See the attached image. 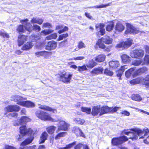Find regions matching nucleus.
<instances>
[{"label":"nucleus","instance_id":"nucleus-46","mask_svg":"<svg viewBox=\"0 0 149 149\" xmlns=\"http://www.w3.org/2000/svg\"><path fill=\"white\" fill-rule=\"evenodd\" d=\"M81 110L82 111L86 112L87 114H90L91 113V110L89 108L83 107L81 108Z\"/></svg>","mask_w":149,"mask_h":149},{"label":"nucleus","instance_id":"nucleus-49","mask_svg":"<svg viewBox=\"0 0 149 149\" xmlns=\"http://www.w3.org/2000/svg\"><path fill=\"white\" fill-rule=\"evenodd\" d=\"M52 24L49 22H46L43 23L42 25V27L43 28H52Z\"/></svg>","mask_w":149,"mask_h":149},{"label":"nucleus","instance_id":"nucleus-40","mask_svg":"<svg viewBox=\"0 0 149 149\" xmlns=\"http://www.w3.org/2000/svg\"><path fill=\"white\" fill-rule=\"evenodd\" d=\"M105 58V56L103 55H100L98 56L95 58V61L98 62L103 61Z\"/></svg>","mask_w":149,"mask_h":149},{"label":"nucleus","instance_id":"nucleus-63","mask_svg":"<svg viewBox=\"0 0 149 149\" xmlns=\"http://www.w3.org/2000/svg\"><path fill=\"white\" fill-rule=\"evenodd\" d=\"M123 42H121L117 44L116 46V48H119L122 47L123 48Z\"/></svg>","mask_w":149,"mask_h":149},{"label":"nucleus","instance_id":"nucleus-37","mask_svg":"<svg viewBox=\"0 0 149 149\" xmlns=\"http://www.w3.org/2000/svg\"><path fill=\"white\" fill-rule=\"evenodd\" d=\"M114 23L113 22H110L109 24L107 25L106 29V30L108 31H110L113 30L114 27Z\"/></svg>","mask_w":149,"mask_h":149},{"label":"nucleus","instance_id":"nucleus-45","mask_svg":"<svg viewBox=\"0 0 149 149\" xmlns=\"http://www.w3.org/2000/svg\"><path fill=\"white\" fill-rule=\"evenodd\" d=\"M76 141H74L72 143L66 146L65 147L61 148V149H69L76 145Z\"/></svg>","mask_w":149,"mask_h":149},{"label":"nucleus","instance_id":"nucleus-36","mask_svg":"<svg viewBox=\"0 0 149 149\" xmlns=\"http://www.w3.org/2000/svg\"><path fill=\"white\" fill-rule=\"evenodd\" d=\"M56 127L54 126H50L47 128V130L49 134H52L54 132Z\"/></svg>","mask_w":149,"mask_h":149},{"label":"nucleus","instance_id":"nucleus-64","mask_svg":"<svg viewBox=\"0 0 149 149\" xmlns=\"http://www.w3.org/2000/svg\"><path fill=\"white\" fill-rule=\"evenodd\" d=\"M85 57L84 56H79L74 58V59L75 60H82L84 59Z\"/></svg>","mask_w":149,"mask_h":149},{"label":"nucleus","instance_id":"nucleus-30","mask_svg":"<svg viewBox=\"0 0 149 149\" xmlns=\"http://www.w3.org/2000/svg\"><path fill=\"white\" fill-rule=\"evenodd\" d=\"M136 68L135 67L133 68H132L129 69L126 71L125 73V75L127 78H129L132 74H133L134 73V70Z\"/></svg>","mask_w":149,"mask_h":149},{"label":"nucleus","instance_id":"nucleus-38","mask_svg":"<svg viewBox=\"0 0 149 149\" xmlns=\"http://www.w3.org/2000/svg\"><path fill=\"white\" fill-rule=\"evenodd\" d=\"M27 38H18V43L19 46L22 45L27 40Z\"/></svg>","mask_w":149,"mask_h":149},{"label":"nucleus","instance_id":"nucleus-47","mask_svg":"<svg viewBox=\"0 0 149 149\" xmlns=\"http://www.w3.org/2000/svg\"><path fill=\"white\" fill-rule=\"evenodd\" d=\"M104 73L106 75L110 76H112L113 74V72L108 69H106L104 70Z\"/></svg>","mask_w":149,"mask_h":149},{"label":"nucleus","instance_id":"nucleus-44","mask_svg":"<svg viewBox=\"0 0 149 149\" xmlns=\"http://www.w3.org/2000/svg\"><path fill=\"white\" fill-rule=\"evenodd\" d=\"M20 120L22 124H24L25 122H26L30 121V119L27 117L23 116L21 117Z\"/></svg>","mask_w":149,"mask_h":149},{"label":"nucleus","instance_id":"nucleus-14","mask_svg":"<svg viewBox=\"0 0 149 149\" xmlns=\"http://www.w3.org/2000/svg\"><path fill=\"white\" fill-rule=\"evenodd\" d=\"M57 47L56 43L54 41L49 42L45 47V49L48 50L55 49Z\"/></svg>","mask_w":149,"mask_h":149},{"label":"nucleus","instance_id":"nucleus-29","mask_svg":"<svg viewBox=\"0 0 149 149\" xmlns=\"http://www.w3.org/2000/svg\"><path fill=\"white\" fill-rule=\"evenodd\" d=\"M33 140L32 138H28L25 140L20 144L21 146H25L32 142Z\"/></svg>","mask_w":149,"mask_h":149},{"label":"nucleus","instance_id":"nucleus-53","mask_svg":"<svg viewBox=\"0 0 149 149\" xmlns=\"http://www.w3.org/2000/svg\"><path fill=\"white\" fill-rule=\"evenodd\" d=\"M68 28L66 26H64L63 28H61V29L59 30L58 31V33L60 34L63 32L68 31Z\"/></svg>","mask_w":149,"mask_h":149},{"label":"nucleus","instance_id":"nucleus-5","mask_svg":"<svg viewBox=\"0 0 149 149\" xmlns=\"http://www.w3.org/2000/svg\"><path fill=\"white\" fill-rule=\"evenodd\" d=\"M126 25L127 29L124 33L125 36L129 34H136L139 32V30L136 28L131 24L129 23H126Z\"/></svg>","mask_w":149,"mask_h":149},{"label":"nucleus","instance_id":"nucleus-59","mask_svg":"<svg viewBox=\"0 0 149 149\" xmlns=\"http://www.w3.org/2000/svg\"><path fill=\"white\" fill-rule=\"evenodd\" d=\"M83 146V144L79 143L77 144L74 148V149H80Z\"/></svg>","mask_w":149,"mask_h":149},{"label":"nucleus","instance_id":"nucleus-25","mask_svg":"<svg viewBox=\"0 0 149 149\" xmlns=\"http://www.w3.org/2000/svg\"><path fill=\"white\" fill-rule=\"evenodd\" d=\"M103 69L102 68L99 67L95 68L91 71V73L92 74H101L102 73Z\"/></svg>","mask_w":149,"mask_h":149},{"label":"nucleus","instance_id":"nucleus-39","mask_svg":"<svg viewBox=\"0 0 149 149\" xmlns=\"http://www.w3.org/2000/svg\"><path fill=\"white\" fill-rule=\"evenodd\" d=\"M103 43L109 44L112 43V39L111 38H101Z\"/></svg>","mask_w":149,"mask_h":149},{"label":"nucleus","instance_id":"nucleus-50","mask_svg":"<svg viewBox=\"0 0 149 149\" xmlns=\"http://www.w3.org/2000/svg\"><path fill=\"white\" fill-rule=\"evenodd\" d=\"M140 81V79L139 78H138L131 80L130 81V83L131 84H135L139 83Z\"/></svg>","mask_w":149,"mask_h":149},{"label":"nucleus","instance_id":"nucleus-11","mask_svg":"<svg viewBox=\"0 0 149 149\" xmlns=\"http://www.w3.org/2000/svg\"><path fill=\"white\" fill-rule=\"evenodd\" d=\"M70 125L63 120L60 121L58 124V128L56 131V132L58 133L60 130L67 131L68 130V127Z\"/></svg>","mask_w":149,"mask_h":149},{"label":"nucleus","instance_id":"nucleus-32","mask_svg":"<svg viewBox=\"0 0 149 149\" xmlns=\"http://www.w3.org/2000/svg\"><path fill=\"white\" fill-rule=\"evenodd\" d=\"M132 100L136 101L139 102L142 99L140 95L138 94L132 95L131 97Z\"/></svg>","mask_w":149,"mask_h":149},{"label":"nucleus","instance_id":"nucleus-8","mask_svg":"<svg viewBox=\"0 0 149 149\" xmlns=\"http://www.w3.org/2000/svg\"><path fill=\"white\" fill-rule=\"evenodd\" d=\"M128 140L127 137L124 136L119 138H113L112 140L111 143L114 145H118L123 143Z\"/></svg>","mask_w":149,"mask_h":149},{"label":"nucleus","instance_id":"nucleus-48","mask_svg":"<svg viewBox=\"0 0 149 149\" xmlns=\"http://www.w3.org/2000/svg\"><path fill=\"white\" fill-rule=\"evenodd\" d=\"M86 66V65H84L82 66H79L78 67V70L80 72L86 70H87Z\"/></svg>","mask_w":149,"mask_h":149},{"label":"nucleus","instance_id":"nucleus-31","mask_svg":"<svg viewBox=\"0 0 149 149\" xmlns=\"http://www.w3.org/2000/svg\"><path fill=\"white\" fill-rule=\"evenodd\" d=\"M97 64V63L95 62L93 59H92L86 64V65L88 68H92L96 65Z\"/></svg>","mask_w":149,"mask_h":149},{"label":"nucleus","instance_id":"nucleus-15","mask_svg":"<svg viewBox=\"0 0 149 149\" xmlns=\"http://www.w3.org/2000/svg\"><path fill=\"white\" fill-rule=\"evenodd\" d=\"M102 40L101 38L99 39L96 43V45L98 46L100 48L104 49L107 52H109L110 49L109 48L107 47L103 44Z\"/></svg>","mask_w":149,"mask_h":149},{"label":"nucleus","instance_id":"nucleus-1","mask_svg":"<svg viewBox=\"0 0 149 149\" xmlns=\"http://www.w3.org/2000/svg\"><path fill=\"white\" fill-rule=\"evenodd\" d=\"M133 132H132L129 130H125L122 133L128 136H130L128 138L132 139H136L138 138V136L140 138H144L146 139L144 140V142L146 143H149V129L146 128H144L143 130L139 128H136L133 130Z\"/></svg>","mask_w":149,"mask_h":149},{"label":"nucleus","instance_id":"nucleus-19","mask_svg":"<svg viewBox=\"0 0 149 149\" xmlns=\"http://www.w3.org/2000/svg\"><path fill=\"white\" fill-rule=\"evenodd\" d=\"M50 52L46 51H45L38 52L35 53V55L37 57L43 56L45 58L48 57L49 56V54Z\"/></svg>","mask_w":149,"mask_h":149},{"label":"nucleus","instance_id":"nucleus-2","mask_svg":"<svg viewBox=\"0 0 149 149\" xmlns=\"http://www.w3.org/2000/svg\"><path fill=\"white\" fill-rule=\"evenodd\" d=\"M35 115L38 118L44 121L49 120L54 122L59 121V119L58 118L54 119L48 113L41 110L36 111L35 112Z\"/></svg>","mask_w":149,"mask_h":149},{"label":"nucleus","instance_id":"nucleus-6","mask_svg":"<svg viewBox=\"0 0 149 149\" xmlns=\"http://www.w3.org/2000/svg\"><path fill=\"white\" fill-rule=\"evenodd\" d=\"M144 54V51L141 49H136L130 53V55L132 57L138 59L141 58Z\"/></svg>","mask_w":149,"mask_h":149},{"label":"nucleus","instance_id":"nucleus-27","mask_svg":"<svg viewBox=\"0 0 149 149\" xmlns=\"http://www.w3.org/2000/svg\"><path fill=\"white\" fill-rule=\"evenodd\" d=\"M74 128V132L77 136H81L83 137H84L85 135L84 134L79 127H75Z\"/></svg>","mask_w":149,"mask_h":149},{"label":"nucleus","instance_id":"nucleus-17","mask_svg":"<svg viewBox=\"0 0 149 149\" xmlns=\"http://www.w3.org/2000/svg\"><path fill=\"white\" fill-rule=\"evenodd\" d=\"M147 70V68L146 67H144L142 68H141L134 72L132 76L133 77H135L139 75L144 73Z\"/></svg>","mask_w":149,"mask_h":149},{"label":"nucleus","instance_id":"nucleus-28","mask_svg":"<svg viewBox=\"0 0 149 149\" xmlns=\"http://www.w3.org/2000/svg\"><path fill=\"white\" fill-rule=\"evenodd\" d=\"M115 28L116 30L118 31L121 32L123 30L125 27L120 22H118L116 24Z\"/></svg>","mask_w":149,"mask_h":149},{"label":"nucleus","instance_id":"nucleus-60","mask_svg":"<svg viewBox=\"0 0 149 149\" xmlns=\"http://www.w3.org/2000/svg\"><path fill=\"white\" fill-rule=\"evenodd\" d=\"M132 108L133 109H135L136 110H138L139 111H141L143 113H144L147 114L148 115H149V112H148L146 111H144L143 110L139 109L137 108H136L135 107H132Z\"/></svg>","mask_w":149,"mask_h":149},{"label":"nucleus","instance_id":"nucleus-22","mask_svg":"<svg viewBox=\"0 0 149 149\" xmlns=\"http://www.w3.org/2000/svg\"><path fill=\"white\" fill-rule=\"evenodd\" d=\"M33 46V44L31 42H27L22 47V49L23 50H28L31 49Z\"/></svg>","mask_w":149,"mask_h":149},{"label":"nucleus","instance_id":"nucleus-33","mask_svg":"<svg viewBox=\"0 0 149 149\" xmlns=\"http://www.w3.org/2000/svg\"><path fill=\"white\" fill-rule=\"evenodd\" d=\"M73 121L77 124L83 125L85 122L84 119H81L79 118H73Z\"/></svg>","mask_w":149,"mask_h":149},{"label":"nucleus","instance_id":"nucleus-20","mask_svg":"<svg viewBox=\"0 0 149 149\" xmlns=\"http://www.w3.org/2000/svg\"><path fill=\"white\" fill-rule=\"evenodd\" d=\"M123 48L127 49L130 47L133 43V40L130 38H129L125 42H123Z\"/></svg>","mask_w":149,"mask_h":149},{"label":"nucleus","instance_id":"nucleus-34","mask_svg":"<svg viewBox=\"0 0 149 149\" xmlns=\"http://www.w3.org/2000/svg\"><path fill=\"white\" fill-rule=\"evenodd\" d=\"M122 61L125 63H127L130 61V57L127 55L123 54L121 56Z\"/></svg>","mask_w":149,"mask_h":149},{"label":"nucleus","instance_id":"nucleus-54","mask_svg":"<svg viewBox=\"0 0 149 149\" xmlns=\"http://www.w3.org/2000/svg\"><path fill=\"white\" fill-rule=\"evenodd\" d=\"M0 36L3 37H8L9 35L5 31H0Z\"/></svg>","mask_w":149,"mask_h":149},{"label":"nucleus","instance_id":"nucleus-4","mask_svg":"<svg viewBox=\"0 0 149 149\" xmlns=\"http://www.w3.org/2000/svg\"><path fill=\"white\" fill-rule=\"evenodd\" d=\"M28 21L27 19L20 20L21 23L24 25V27H23V25H19L17 29V31L18 32H24L25 30L29 32L32 31V26L30 23L28 22Z\"/></svg>","mask_w":149,"mask_h":149},{"label":"nucleus","instance_id":"nucleus-21","mask_svg":"<svg viewBox=\"0 0 149 149\" xmlns=\"http://www.w3.org/2000/svg\"><path fill=\"white\" fill-rule=\"evenodd\" d=\"M39 107L40 109L45 111L52 112L53 113H55L57 112L56 109H53L51 107L46 105H40Z\"/></svg>","mask_w":149,"mask_h":149},{"label":"nucleus","instance_id":"nucleus-10","mask_svg":"<svg viewBox=\"0 0 149 149\" xmlns=\"http://www.w3.org/2000/svg\"><path fill=\"white\" fill-rule=\"evenodd\" d=\"M20 133L24 136L26 134L33 135L36 131L33 130L31 129H27L25 125L22 126L19 128Z\"/></svg>","mask_w":149,"mask_h":149},{"label":"nucleus","instance_id":"nucleus-13","mask_svg":"<svg viewBox=\"0 0 149 149\" xmlns=\"http://www.w3.org/2000/svg\"><path fill=\"white\" fill-rule=\"evenodd\" d=\"M17 103L19 105L28 107H33L35 106V104L30 101H19Z\"/></svg>","mask_w":149,"mask_h":149},{"label":"nucleus","instance_id":"nucleus-9","mask_svg":"<svg viewBox=\"0 0 149 149\" xmlns=\"http://www.w3.org/2000/svg\"><path fill=\"white\" fill-rule=\"evenodd\" d=\"M20 133L24 136L26 134L33 135L36 131L33 130L31 129H27L25 125L22 126L19 128Z\"/></svg>","mask_w":149,"mask_h":149},{"label":"nucleus","instance_id":"nucleus-26","mask_svg":"<svg viewBox=\"0 0 149 149\" xmlns=\"http://www.w3.org/2000/svg\"><path fill=\"white\" fill-rule=\"evenodd\" d=\"M109 66L112 68L115 69L119 65L118 61H112L109 63Z\"/></svg>","mask_w":149,"mask_h":149},{"label":"nucleus","instance_id":"nucleus-42","mask_svg":"<svg viewBox=\"0 0 149 149\" xmlns=\"http://www.w3.org/2000/svg\"><path fill=\"white\" fill-rule=\"evenodd\" d=\"M142 63V61L141 60H135L132 61V64L135 66H138L141 64Z\"/></svg>","mask_w":149,"mask_h":149},{"label":"nucleus","instance_id":"nucleus-52","mask_svg":"<svg viewBox=\"0 0 149 149\" xmlns=\"http://www.w3.org/2000/svg\"><path fill=\"white\" fill-rule=\"evenodd\" d=\"M24 136L22 134H19L16 136V139L18 141H22L23 139V136Z\"/></svg>","mask_w":149,"mask_h":149},{"label":"nucleus","instance_id":"nucleus-58","mask_svg":"<svg viewBox=\"0 0 149 149\" xmlns=\"http://www.w3.org/2000/svg\"><path fill=\"white\" fill-rule=\"evenodd\" d=\"M4 148V149H16L15 147L8 145H5Z\"/></svg>","mask_w":149,"mask_h":149},{"label":"nucleus","instance_id":"nucleus-56","mask_svg":"<svg viewBox=\"0 0 149 149\" xmlns=\"http://www.w3.org/2000/svg\"><path fill=\"white\" fill-rule=\"evenodd\" d=\"M86 46L84 43L81 42H79L78 45V48L80 49L83 48H85Z\"/></svg>","mask_w":149,"mask_h":149},{"label":"nucleus","instance_id":"nucleus-51","mask_svg":"<svg viewBox=\"0 0 149 149\" xmlns=\"http://www.w3.org/2000/svg\"><path fill=\"white\" fill-rule=\"evenodd\" d=\"M149 63V55L146 54L144 58L143 63L144 64L148 65Z\"/></svg>","mask_w":149,"mask_h":149},{"label":"nucleus","instance_id":"nucleus-57","mask_svg":"<svg viewBox=\"0 0 149 149\" xmlns=\"http://www.w3.org/2000/svg\"><path fill=\"white\" fill-rule=\"evenodd\" d=\"M109 5L108 4H101L99 5L93 7L94 8H103L106 7Z\"/></svg>","mask_w":149,"mask_h":149},{"label":"nucleus","instance_id":"nucleus-23","mask_svg":"<svg viewBox=\"0 0 149 149\" xmlns=\"http://www.w3.org/2000/svg\"><path fill=\"white\" fill-rule=\"evenodd\" d=\"M48 136V134L45 132H43L41 135L40 139L39 141V143L41 144L44 143L47 139Z\"/></svg>","mask_w":149,"mask_h":149},{"label":"nucleus","instance_id":"nucleus-24","mask_svg":"<svg viewBox=\"0 0 149 149\" xmlns=\"http://www.w3.org/2000/svg\"><path fill=\"white\" fill-rule=\"evenodd\" d=\"M43 22V20L42 19L37 17H33L31 20L32 23H37L40 25Z\"/></svg>","mask_w":149,"mask_h":149},{"label":"nucleus","instance_id":"nucleus-55","mask_svg":"<svg viewBox=\"0 0 149 149\" xmlns=\"http://www.w3.org/2000/svg\"><path fill=\"white\" fill-rule=\"evenodd\" d=\"M33 27H32V29H33L35 30L38 31H39L41 30L40 27L37 24L33 25Z\"/></svg>","mask_w":149,"mask_h":149},{"label":"nucleus","instance_id":"nucleus-16","mask_svg":"<svg viewBox=\"0 0 149 149\" xmlns=\"http://www.w3.org/2000/svg\"><path fill=\"white\" fill-rule=\"evenodd\" d=\"M104 24L103 23H99L95 25L96 29L98 31V29H99V32L100 33V35L101 36L104 35L105 33V30L104 29Z\"/></svg>","mask_w":149,"mask_h":149},{"label":"nucleus","instance_id":"nucleus-12","mask_svg":"<svg viewBox=\"0 0 149 149\" xmlns=\"http://www.w3.org/2000/svg\"><path fill=\"white\" fill-rule=\"evenodd\" d=\"M20 110L19 107L17 105H10L5 108V115H6L7 112H12L13 111H18Z\"/></svg>","mask_w":149,"mask_h":149},{"label":"nucleus","instance_id":"nucleus-41","mask_svg":"<svg viewBox=\"0 0 149 149\" xmlns=\"http://www.w3.org/2000/svg\"><path fill=\"white\" fill-rule=\"evenodd\" d=\"M107 107L109 108V110L107 111L106 112V113L111 112V113H113L116 112L117 110H118L120 108L118 107H115L114 108L113 107H108L106 106Z\"/></svg>","mask_w":149,"mask_h":149},{"label":"nucleus","instance_id":"nucleus-18","mask_svg":"<svg viewBox=\"0 0 149 149\" xmlns=\"http://www.w3.org/2000/svg\"><path fill=\"white\" fill-rule=\"evenodd\" d=\"M11 100L15 102L23 101L26 100V98H23L21 96L17 95H14L11 96Z\"/></svg>","mask_w":149,"mask_h":149},{"label":"nucleus","instance_id":"nucleus-3","mask_svg":"<svg viewBox=\"0 0 149 149\" xmlns=\"http://www.w3.org/2000/svg\"><path fill=\"white\" fill-rule=\"evenodd\" d=\"M109 109L106 106L102 107L100 106H95L92 109L91 113L94 116H100L103 114L106 113Z\"/></svg>","mask_w":149,"mask_h":149},{"label":"nucleus","instance_id":"nucleus-43","mask_svg":"<svg viewBox=\"0 0 149 149\" xmlns=\"http://www.w3.org/2000/svg\"><path fill=\"white\" fill-rule=\"evenodd\" d=\"M66 134V132H62L58 133L55 137V139H59L61 137L64 136Z\"/></svg>","mask_w":149,"mask_h":149},{"label":"nucleus","instance_id":"nucleus-7","mask_svg":"<svg viewBox=\"0 0 149 149\" xmlns=\"http://www.w3.org/2000/svg\"><path fill=\"white\" fill-rule=\"evenodd\" d=\"M72 76V74L70 72H65L60 76V80L66 84L70 83Z\"/></svg>","mask_w":149,"mask_h":149},{"label":"nucleus","instance_id":"nucleus-61","mask_svg":"<svg viewBox=\"0 0 149 149\" xmlns=\"http://www.w3.org/2000/svg\"><path fill=\"white\" fill-rule=\"evenodd\" d=\"M17 113H10L7 116L8 118H10L11 117H17Z\"/></svg>","mask_w":149,"mask_h":149},{"label":"nucleus","instance_id":"nucleus-62","mask_svg":"<svg viewBox=\"0 0 149 149\" xmlns=\"http://www.w3.org/2000/svg\"><path fill=\"white\" fill-rule=\"evenodd\" d=\"M123 72L120 69L116 72L117 75L118 77H120L119 78V79H120L121 78V76L123 74Z\"/></svg>","mask_w":149,"mask_h":149},{"label":"nucleus","instance_id":"nucleus-35","mask_svg":"<svg viewBox=\"0 0 149 149\" xmlns=\"http://www.w3.org/2000/svg\"><path fill=\"white\" fill-rule=\"evenodd\" d=\"M53 30L51 29H45L41 31L40 34L42 36L47 35L53 32Z\"/></svg>","mask_w":149,"mask_h":149}]
</instances>
